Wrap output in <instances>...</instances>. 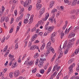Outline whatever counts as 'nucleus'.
I'll return each instance as SVG.
<instances>
[{"instance_id":"nucleus-32","label":"nucleus","mask_w":79,"mask_h":79,"mask_svg":"<svg viewBox=\"0 0 79 79\" xmlns=\"http://www.w3.org/2000/svg\"><path fill=\"white\" fill-rule=\"evenodd\" d=\"M13 72H11L9 73V77L10 78H12L13 77Z\"/></svg>"},{"instance_id":"nucleus-48","label":"nucleus","mask_w":79,"mask_h":79,"mask_svg":"<svg viewBox=\"0 0 79 79\" xmlns=\"http://www.w3.org/2000/svg\"><path fill=\"white\" fill-rule=\"evenodd\" d=\"M40 72L41 74H43V73H44V69H42L40 71Z\"/></svg>"},{"instance_id":"nucleus-59","label":"nucleus","mask_w":79,"mask_h":79,"mask_svg":"<svg viewBox=\"0 0 79 79\" xmlns=\"http://www.w3.org/2000/svg\"><path fill=\"white\" fill-rule=\"evenodd\" d=\"M38 34V35H40V36H41V35H42L43 34V33L42 32H40Z\"/></svg>"},{"instance_id":"nucleus-61","label":"nucleus","mask_w":79,"mask_h":79,"mask_svg":"<svg viewBox=\"0 0 79 79\" xmlns=\"http://www.w3.org/2000/svg\"><path fill=\"white\" fill-rule=\"evenodd\" d=\"M15 4H14L12 7V9H11V10H13V9H14V8H15Z\"/></svg>"},{"instance_id":"nucleus-14","label":"nucleus","mask_w":79,"mask_h":79,"mask_svg":"<svg viewBox=\"0 0 79 79\" xmlns=\"http://www.w3.org/2000/svg\"><path fill=\"white\" fill-rule=\"evenodd\" d=\"M77 2V0H74L72 2V6H75Z\"/></svg>"},{"instance_id":"nucleus-24","label":"nucleus","mask_w":79,"mask_h":79,"mask_svg":"<svg viewBox=\"0 0 79 79\" xmlns=\"http://www.w3.org/2000/svg\"><path fill=\"white\" fill-rule=\"evenodd\" d=\"M5 10V8H2V11H1V13L0 14V16H2L3 15V13L4 12V11Z\"/></svg>"},{"instance_id":"nucleus-8","label":"nucleus","mask_w":79,"mask_h":79,"mask_svg":"<svg viewBox=\"0 0 79 79\" xmlns=\"http://www.w3.org/2000/svg\"><path fill=\"white\" fill-rule=\"evenodd\" d=\"M42 4H37L36 5L37 10H40V9L42 7Z\"/></svg>"},{"instance_id":"nucleus-26","label":"nucleus","mask_w":79,"mask_h":79,"mask_svg":"<svg viewBox=\"0 0 79 79\" xmlns=\"http://www.w3.org/2000/svg\"><path fill=\"white\" fill-rule=\"evenodd\" d=\"M8 45H7L5 47V48H4L3 51V52H6V51L7 50V49L8 48Z\"/></svg>"},{"instance_id":"nucleus-33","label":"nucleus","mask_w":79,"mask_h":79,"mask_svg":"<svg viewBox=\"0 0 79 79\" xmlns=\"http://www.w3.org/2000/svg\"><path fill=\"white\" fill-rule=\"evenodd\" d=\"M36 27H34L31 30V32H34V31H36Z\"/></svg>"},{"instance_id":"nucleus-47","label":"nucleus","mask_w":79,"mask_h":79,"mask_svg":"<svg viewBox=\"0 0 79 79\" xmlns=\"http://www.w3.org/2000/svg\"><path fill=\"white\" fill-rule=\"evenodd\" d=\"M49 16V14H46L45 15V18H48Z\"/></svg>"},{"instance_id":"nucleus-42","label":"nucleus","mask_w":79,"mask_h":79,"mask_svg":"<svg viewBox=\"0 0 79 79\" xmlns=\"http://www.w3.org/2000/svg\"><path fill=\"white\" fill-rule=\"evenodd\" d=\"M28 64L29 65H32L33 64V62L32 61H30L28 63Z\"/></svg>"},{"instance_id":"nucleus-40","label":"nucleus","mask_w":79,"mask_h":79,"mask_svg":"<svg viewBox=\"0 0 79 79\" xmlns=\"http://www.w3.org/2000/svg\"><path fill=\"white\" fill-rule=\"evenodd\" d=\"M20 28V27H19L18 26L17 27V29H16V33H17V32H18V31H19V28Z\"/></svg>"},{"instance_id":"nucleus-53","label":"nucleus","mask_w":79,"mask_h":79,"mask_svg":"<svg viewBox=\"0 0 79 79\" xmlns=\"http://www.w3.org/2000/svg\"><path fill=\"white\" fill-rule=\"evenodd\" d=\"M76 75H74L71 77V79H74L76 78Z\"/></svg>"},{"instance_id":"nucleus-20","label":"nucleus","mask_w":79,"mask_h":79,"mask_svg":"<svg viewBox=\"0 0 79 79\" xmlns=\"http://www.w3.org/2000/svg\"><path fill=\"white\" fill-rule=\"evenodd\" d=\"M67 43H68V41H66L63 45V48L64 49H65L66 48Z\"/></svg>"},{"instance_id":"nucleus-49","label":"nucleus","mask_w":79,"mask_h":79,"mask_svg":"<svg viewBox=\"0 0 79 79\" xmlns=\"http://www.w3.org/2000/svg\"><path fill=\"white\" fill-rule=\"evenodd\" d=\"M24 8H22L21 10L19 12L21 14V13H23V11H24Z\"/></svg>"},{"instance_id":"nucleus-60","label":"nucleus","mask_w":79,"mask_h":79,"mask_svg":"<svg viewBox=\"0 0 79 79\" xmlns=\"http://www.w3.org/2000/svg\"><path fill=\"white\" fill-rule=\"evenodd\" d=\"M42 64H43L42 63V64H40L38 65L39 66V67H40V68H42V66H43V65H42Z\"/></svg>"},{"instance_id":"nucleus-5","label":"nucleus","mask_w":79,"mask_h":79,"mask_svg":"<svg viewBox=\"0 0 79 79\" xmlns=\"http://www.w3.org/2000/svg\"><path fill=\"white\" fill-rule=\"evenodd\" d=\"M73 45L72 43H69L68 45H67V46L66 47L67 49H66L64 51V55H66L68 52V49H69V48L71 46Z\"/></svg>"},{"instance_id":"nucleus-6","label":"nucleus","mask_w":79,"mask_h":79,"mask_svg":"<svg viewBox=\"0 0 79 79\" xmlns=\"http://www.w3.org/2000/svg\"><path fill=\"white\" fill-rule=\"evenodd\" d=\"M6 20V22H7L8 21V18L7 17L4 16L3 17H2L1 19V23H3Z\"/></svg>"},{"instance_id":"nucleus-9","label":"nucleus","mask_w":79,"mask_h":79,"mask_svg":"<svg viewBox=\"0 0 79 79\" xmlns=\"http://www.w3.org/2000/svg\"><path fill=\"white\" fill-rule=\"evenodd\" d=\"M55 5V2L52 1L51 2L49 3V7L51 8H52L53 6V5Z\"/></svg>"},{"instance_id":"nucleus-39","label":"nucleus","mask_w":79,"mask_h":79,"mask_svg":"<svg viewBox=\"0 0 79 79\" xmlns=\"http://www.w3.org/2000/svg\"><path fill=\"white\" fill-rule=\"evenodd\" d=\"M32 6H29L28 7V11H31V9H32Z\"/></svg>"},{"instance_id":"nucleus-12","label":"nucleus","mask_w":79,"mask_h":79,"mask_svg":"<svg viewBox=\"0 0 79 79\" xmlns=\"http://www.w3.org/2000/svg\"><path fill=\"white\" fill-rule=\"evenodd\" d=\"M79 48L77 49H76L75 51L74 52V53H73V54L72 55V56H74V54L77 55L78 53H79Z\"/></svg>"},{"instance_id":"nucleus-37","label":"nucleus","mask_w":79,"mask_h":79,"mask_svg":"<svg viewBox=\"0 0 79 79\" xmlns=\"http://www.w3.org/2000/svg\"><path fill=\"white\" fill-rule=\"evenodd\" d=\"M37 71V69L36 68L32 70V73H35V72Z\"/></svg>"},{"instance_id":"nucleus-36","label":"nucleus","mask_w":79,"mask_h":79,"mask_svg":"<svg viewBox=\"0 0 79 79\" xmlns=\"http://www.w3.org/2000/svg\"><path fill=\"white\" fill-rule=\"evenodd\" d=\"M16 63H15L13 64H12V68H15V67H16Z\"/></svg>"},{"instance_id":"nucleus-44","label":"nucleus","mask_w":79,"mask_h":79,"mask_svg":"<svg viewBox=\"0 0 79 79\" xmlns=\"http://www.w3.org/2000/svg\"><path fill=\"white\" fill-rule=\"evenodd\" d=\"M78 65V67H77V72H79V63L77 64Z\"/></svg>"},{"instance_id":"nucleus-23","label":"nucleus","mask_w":79,"mask_h":79,"mask_svg":"<svg viewBox=\"0 0 79 79\" xmlns=\"http://www.w3.org/2000/svg\"><path fill=\"white\" fill-rule=\"evenodd\" d=\"M58 64H56L53 67V71H54L55 70V69H56V68L58 67Z\"/></svg>"},{"instance_id":"nucleus-28","label":"nucleus","mask_w":79,"mask_h":79,"mask_svg":"<svg viewBox=\"0 0 79 79\" xmlns=\"http://www.w3.org/2000/svg\"><path fill=\"white\" fill-rule=\"evenodd\" d=\"M57 11V9H54L51 11L52 13H55Z\"/></svg>"},{"instance_id":"nucleus-30","label":"nucleus","mask_w":79,"mask_h":79,"mask_svg":"<svg viewBox=\"0 0 79 79\" xmlns=\"http://www.w3.org/2000/svg\"><path fill=\"white\" fill-rule=\"evenodd\" d=\"M48 64H49V63H48L44 67V69H47V68L48 67Z\"/></svg>"},{"instance_id":"nucleus-57","label":"nucleus","mask_w":79,"mask_h":79,"mask_svg":"<svg viewBox=\"0 0 79 79\" xmlns=\"http://www.w3.org/2000/svg\"><path fill=\"white\" fill-rule=\"evenodd\" d=\"M5 36L3 39H2V40L1 41V42H2V43H3V42H5Z\"/></svg>"},{"instance_id":"nucleus-1","label":"nucleus","mask_w":79,"mask_h":79,"mask_svg":"<svg viewBox=\"0 0 79 79\" xmlns=\"http://www.w3.org/2000/svg\"><path fill=\"white\" fill-rule=\"evenodd\" d=\"M33 17H34V15H32L31 16V18L29 20H28L26 19H24L23 22L24 24H27V23L28 24H31L33 22Z\"/></svg>"},{"instance_id":"nucleus-63","label":"nucleus","mask_w":79,"mask_h":79,"mask_svg":"<svg viewBox=\"0 0 79 79\" xmlns=\"http://www.w3.org/2000/svg\"><path fill=\"white\" fill-rule=\"evenodd\" d=\"M47 19L45 17V18H43L42 19V20L41 21L42 22V21H46Z\"/></svg>"},{"instance_id":"nucleus-54","label":"nucleus","mask_w":79,"mask_h":79,"mask_svg":"<svg viewBox=\"0 0 79 79\" xmlns=\"http://www.w3.org/2000/svg\"><path fill=\"white\" fill-rule=\"evenodd\" d=\"M14 21V19L13 18H12L11 19V22H10V23L12 24V23H13Z\"/></svg>"},{"instance_id":"nucleus-15","label":"nucleus","mask_w":79,"mask_h":79,"mask_svg":"<svg viewBox=\"0 0 79 79\" xmlns=\"http://www.w3.org/2000/svg\"><path fill=\"white\" fill-rule=\"evenodd\" d=\"M37 46L35 45H34L33 46H31L30 48V50H34V49L37 48Z\"/></svg>"},{"instance_id":"nucleus-25","label":"nucleus","mask_w":79,"mask_h":79,"mask_svg":"<svg viewBox=\"0 0 79 79\" xmlns=\"http://www.w3.org/2000/svg\"><path fill=\"white\" fill-rule=\"evenodd\" d=\"M55 57H56V54H55L54 55L52 59L51 60V62H53V60H55Z\"/></svg>"},{"instance_id":"nucleus-22","label":"nucleus","mask_w":79,"mask_h":79,"mask_svg":"<svg viewBox=\"0 0 79 79\" xmlns=\"http://www.w3.org/2000/svg\"><path fill=\"white\" fill-rule=\"evenodd\" d=\"M49 51L50 52V50H51L52 52V53H55V51H54V49L53 48H52V47H50V48H49V49H48Z\"/></svg>"},{"instance_id":"nucleus-2","label":"nucleus","mask_w":79,"mask_h":79,"mask_svg":"<svg viewBox=\"0 0 79 79\" xmlns=\"http://www.w3.org/2000/svg\"><path fill=\"white\" fill-rule=\"evenodd\" d=\"M49 23V22H48L47 23H46L45 26V29H46L47 31H49L50 32H52L53 31V29H54V27H48Z\"/></svg>"},{"instance_id":"nucleus-52","label":"nucleus","mask_w":79,"mask_h":79,"mask_svg":"<svg viewBox=\"0 0 79 79\" xmlns=\"http://www.w3.org/2000/svg\"><path fill=\"white\" fill-rule=\"evenodd\" d=\"M13 31V29L12 28H11V29H10L9 31V33H11Z\"/></svg>"},{"instance_id":"nucleus-64","label":"nucleus","mask_w":79,"mask_h":79,"mask_svg":"<svg viewBox=\"0 0 79 79\" xmlns=\"http://www.w3.org/2000/svg\"><path fill=\"white\" fill-rule=\"evenodd\" d=\"M29 16H30V14H28V15L26 17V19H29Z\"/></svg>"},{"instance_id":"nucleus-51","label":"nucleus","mask_w":79,"mask_h":79,"mask_svg":"<svg viewBox=\"0 0 79 79\" xmlns=\"http://www.w3.org/2000/svg\"><path fill=\"white\" fill-rule=\"evenodd\" d=\"M71 19H75V15H73L71 16Z\"/></svg>"},{"instance_id":"nucleus-50","label":"nucleus","mask_w":79,"mask_h":79,"mask_svg":"<svg viewBox=\"0 0 79 79\" xmlns=\"http://www.w3.org/2000/svg\"><path fill=\"white\" fill-rule=\"evenodd\" d=\"M69 2V0H64V3H68Z\"/></svg>"},{"instance_id":"nucleus-41","label":"nucleus","mask_w":79,"mask_h":79,"mask_svg":"<svg viewBox=\"0 0 79 79\" xmlns=\"http://www.w3.org/2000/svg\"><path fill=\"white\" fill-rule=\"evenodd\" d=\"M62 56H63V53L61 52V53H60V54L58 58H61Z\"/></svg>"},{"instance_id":"nucleus-45","label":"nucleus","mask_w":79,"mask_h":79,"mask_svg":"<svg viewBox=\"0 0 79 79\" xmlns=\"http://www.w3.org/2000/svg\"><path fill=\"white\" fill-rule=\"evenodd\" d=\"M18 43H17L15 44V49H18Z\"/></svg>"},{"instance_id":"nucleus-29","label":"nucleus","mask_w":79,"mask_h":79,"mask_svg":"<svg viewBox=\"0 0 79 79\" xmlns=\"http://www.w3.org/2000/svg\"><path fill=\"white\" fill-rule=\"evenodd\" d=\"M54 16L52 17L53 19H52V18H51L49 19V21L50 22H51V23H53V18H54Z\"/></svg>"},{"instance_id":"nucleus-56","label":"nucleus","mask_w":79,"mask_h":79,"mask_svg":"<svg viewBox=\"0 0 79 79\" xmlns=\"http://www.w3.org/2000/svg\"><path fill=\"white\" fill-rule=\"evenodd\" d=\"M40 2H41V0H38L37 4H39L40 3Z\"/></svg>"},{"instance_id":"nucleus-17","label":"nucleus","mask_w":79,"mask_h":79,"mask_svg":"<svg viewBox=\"0 0 79 79\" xmlns=\"http://www.w3.org/2000/svg\"><path fill=\"white\" fill-rule=\"evenodd\" d=\"M50 53V51L49 50V49H48V50L47 51V52H45L44 53V55L45 56V57H47L48 56V54H49Z\"/></svg>"},{"instance_id":"nucleus-58","label":"nucleus","mask_w":79,"mask_h":79,"mask_svg":"<svg viewBox=\"0 0 79 79\" xmlns=\"http://www.w3.org/2000/svg\"><path fill=\"white\" fill-rule=\"evenodd\" d=\"M72 37H73V36H72V35L70 33L68 36V38L70 39V38H72Z\"/></svg>"},{"instance_id":"nucleus-62","label":"nucleus","mask_w":79,"mask_h":79,"mask_svg":"<svg viewBox=\"0 0 79 79\" xmlns=\"http://www.w3.org/2000/svg\"><path fill=\"white\" fill-rule=\"evenodd\" d=\"M60 67H60V66H59L57 67L56 70L57 71H59V69H60Z\"/></svg>"},{"instance_id":"nucleus-4","label":"nucleus","mask_w":79,"mask_h":79,"mask_svg":"<svg viewBox=\"0 0 79 79\" xmlns=\"http://www.w3.org/2000/svg\"><path fill=\"white\" fill-rule=\"evenodd\" d=\"M9 57L11 58L10 60H11V61L10 62L9 64V66H11V64H12V62H13V61H14V60H15V58H14V55H12L11 54H9Z\"/></svg>"},{"instance_id":"nucleus-10","label":"nucleus","mask_w":79,"mask_h":79,"mask_svg":"<svg viewBox=\"0 0 79 79\" xmlns=\"http://www.w3.org/2000/svg\"><path fill=\"white\" fill-rule=\"evenodd\" d=\"M23 14H22L20 16L17 18L16 21L17 22H19L23 18Z\"/></svg>"},{"instance_id":"nucleus-13","label":"nucleus","mask_w":79,"mask_h":79,"mask_svg":"<svg viewBox=\"0 0 79 79\" xmlns=\"http://www.w3.org/2000/svg\"><path fill=\"white\" fill-rule=\"evenodd\" d=\"M45 8H43L42 9H41L40 11V15H42L44 12H45Z\"/></svg>"},{"instance_id":"nucleus-11","label":"nucleus","mask_w":79,"mask_h":79,"mask_svg":"<svg viewBox=\"0 0 79 79\" xmlns=\"http://www.w3.org/2000/svg\"><path fill=\"white\" fill-rule=\"evenodd\" d=\"M37 35L36 34L32 36L31 40V42H34V41L36 39V38L37 37Z\"/></svg>"},{"instance_id":"nucleus-27","label":"nucleus","mask_w":79,"mask_h":79,"mask_svg":"<svg viewBox=\"0 0 79 79\" xmlns=\"http://www.w3.org/2000/svg\"><path fill=\"white\" fill-rule=\"evenodd\" d=\"M39 56V53H37L34 56V58L35 59H36L37 58H38Z\"/></svg>"},{"instance_id":"nucleus-46","label":"nucleus","mask_w":79,"mask_h":79,"mask_svg":"<svg viewBox=\"0 0 79 79\" xmlns=\"http://www.w3.org/2000/svg\"><path fill=\"white\" fill-rule=\"evenodd\" d=\"M45 44H43L42 45V47H41V49H42V50L44 49V47H45Z\"/></svg>"},{"instance_id":"nucleus-34","label":"nucleus","mask_w":79,"mask_h":79,"mask_svg":"<svg viewBox=\"0 0 79 79\" xmlns=\"http://www.w3.org/2000/svg\"><path fill=\"white\" fill-rule=\"evenodd\" d=\"M76 39L75 38H73V39H72L71 40H69V43H71V42H74V40H75Z\"/></svg>"},{"instance_id":"nucleus-16","label":"nucleus","mask_w":79,"mask_h":79,"mask_svg":"<svg viewBox=\"0 0 79 79\" xmlns=\"http://www.w3.org/2000/svg\"><path fill=\"white\" fill-rule=\"evenodd\" d=\"M51 41H49V42L47 44L46 46V49H49V47H50V46L51 45Z\"/></svg>"},{"instance_id":"nucleus-43","label":"nucleus","mask_w":79,"mask_h":79,"mask_svg":"<svg viewBox=\"0 0 79 79\" xmlns=\"http://www.w3.org/2000/svg\"><path fill=\"white\" fill-rule=\"evenodd\" d=\"M71 35H72V37H74L75 35H76V34L74 32H73L71 33Z\"/></svg>"},{"instance_id":"nucleus-18","label":"nucleus","mask_w":79,"mask_h":79,"mask_svg":"<svg viewBox=\"0 0 79 79\" xmlns=\"http://www.w3.org/2000/svg\"><path fill=\"white\" fill-rule=\"evenodd\" d=\"M73 67L71 65H70L69 68V70L70 72V73H72L73 71Z\"/></svg>"},{"instance_id":"nucleus-3","label":"nucleus","mask_w":79,"mask_h":79,"mask_svg":"<svg viewBox=\"0 0 79 79\" xmlns=\"http://www.w3.org/2000/svg\"><path fill=\"white\" fill-rule=\"evenodd\" d=\"M31 3V0H29L28 1L27 0L25 2H24L23 1H22L21 2V4L22 5H23L25 7H26V6L28 5H29Z\"/></svg>"},{"instance_id":"nucleus-31","label":"nucleus","mask_w":79,"mask_h":79,"mask_svg":"<svg viewBox=\"0 0 79 79\" xmlns=\"http://www.w3.org/2000/svg\"><path fill=\"white\" fill-rule=\"evenodd\" d=\"M52 69V66L50 67L49 69H48V70L47 72V74H48L50 71H51V69Z\"/></svg>"},{"instance_id":"nucleus-7","label":"nucleus","mask_w":79,"mask_h":79,"mask_svg":"<svg viewBox=\"0 0 79 79\" xmlns=\"http://www.w3.org/2000/svg\"><path fill=\"white\" fill-rule=\"evenodd\" d=\"M19 71L18 70H16L14 73V76L15 77H17L19 76Z\"/></svg>"},{"instance_id":"nucleus-21","label":"nucleus","mask_w":79,"mask_h":79,"mask_svg":"<svg viewBox=\"0 0 79 79\" xmlns=\"http://www.w3.org/2000/svg\"><path fill=\"white\" fill-rule=\"evenodd\" d=\"M56 35V33H52V34L51 35V39H53V37H55Z\"/></svg>"},{"instance_id":"nucleus-38","label":"nucleus","mask_w":79,"mask_h":79,"mask_svg":"<svg viewBox=\"0 0 79 79\" xmlns=\"http://www.w3.org/2000/svg\"><path fill=\"white\" fill-rule=\"evenodd\" d=\"M62 49H61V46L60 47V48L58 50V52H59L60 53H63V52H62Z\"/></svg>"},{"instance_id":"nucleus-55","label":"nucleus","mask_w":79,"mask_h":79,"mask_svg":"<svg viewBox=\"0 0 79 79\" xmlns=\"http://www.w3.org/2000/svg\"><path fill=\"white\" fill-rule=\"evenodd\" d=\"M79 13V9H77L76 11V15H78Z\"/></svg>"},{"instance_id":"nucleus-35","label":"nucleus","mask_w":79,"mask_h":79,"mask_svg":"<svg viewBox=\"0 0 79 79\" xmlns=\"http://www.w3.org/2000/svg\"><path fill=\"white\" fill-rule=\"evenodd\" d=\"M27 55L26 54H24L23 55V58H22V60H24V58H26V57L27 56Z\"/></svg>"},{"instance_id":"nucleus-19","label":"nucleus","mask_w":79,"mask_h":79,"mask_svg":"<svg viewBox=\"0 0 79 79\" xmlns=\"http://www.w3.org/2000/svg\"><path fill=\"white\" fill-rule=\"evenodd\" d=\"M40 64H43L44 63V59L42 58H41L39 61Z\"/></svg>"}]
</instances>
